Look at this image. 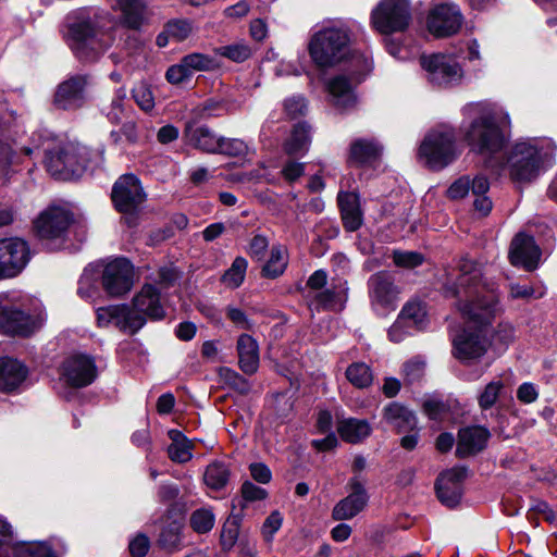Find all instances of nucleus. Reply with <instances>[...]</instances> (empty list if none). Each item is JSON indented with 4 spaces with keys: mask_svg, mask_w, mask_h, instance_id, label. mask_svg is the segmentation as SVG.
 I'll list each match as a JSON object with an SVG mask.
<instances>
[{
    "mask_svg": "<svg viewBox=\"0 0 557 557\" xmlns=\"http://www.w3.org/2000/svg\"><path fill=\"white\" fill-rule=\"evenodd\" d=\"M412 21L409 0H381L371 11L370 23L381 35L406 32Z\"/></svg>",
    "mask_w": 557,
    "mask_h": 557,
    "instance_id": "nucleus-9",
    "label": "nucleus"
},
{
    "mask_svg": "<svg viewBox=\"0 0 557 557\" xmlns=\"http://www.w3.org/2000/svg\"><path fill=\"white\" fill-rule=\"evenodd\" d=\"M89 75L74 74L58 84L52 99L57 110L77 111L84 108L89 99Z\"/></svg>",
    "mask_w": 557,
    "mask_h": 557,
    "instance_id": "nucleus-13",
    "label": "nucleus"
},
{
    "mask_svg": "<svg viewBox=\"0 0 557 557\" xmlns=\"http://www.w3.org/2000/svg\"><path fill=\"white\" fill-rule=\"evenodd\" d=\"M312 127L307 121H298L290 131L289 138L284 143V151L288 156L304 154L311 144Z\"/></svg>",
    "mask_w": 557,
    "mask_h": 557,
    "instance_id": "nucleus-34",
    "label": "nucleus"
},
{
    "mask_svg": "<svg viewBox=\"0 0 557 557\" xmlns=\"http://www.w3.org/2000/svg\"><path fill=\"white\" fill-rule=\"evenodd\" d=\"M131 309L146 321H162L166 313L161 305V290L153 284L145 283L132 299Z\"/></svg>",
    "mask_w": 557,
    "mask_h": 557,
    "instance_id": "nucleus-24",
    "label": "nucleus"
},
{
    "mask_svg": "<svg viewBox=\"0 0 557 557\" xmlns=\"http://www.w3.org/2000/svg\"><path fill=\"white\" fill-rule=\"evenodd\" d=\"M283 515L280 510H273L270 515L264 519L261 525V536L265 543H272L274 540V535L278 532V530L283 525Z\"/></svg>",
    "mask_w": 557,
    "mask_h": 557,
    "instance_id": "nucleus-51",
    "label": "nucleus"
},
{
    "mask_svg": "<svg viewBox=\"0 0 557 557\" xmlns=\"http://www.w3.org/2000/svg\"><path fill=\"white\" fill-rule=\"evenodd\" d=\"M337 206L344 230L348 233L358 231L363 223L359 194L355 191H339L337 195Z\"/></svg>",
    "mask_w": 557,
    "mask_h": 557,
    "instance_id": "nucleus-28",
    "label": "nucleus"
},
{
    "mask_svg": "<svg viewBox=\"0 0 557 557\" xmlns=\"http://www.w3.org/2000/svg\"><path fill=\"white\" fill-rule=\"evenodd\" d=\"M97 375L96 361L90 355L77 352L62 362V376L70 387H86L95 382Z\"/></svg>",
    "mask_w": 557,
    "mask_h": 557,
    "instance_id": "nucleus-18",
    "label": "nucleus"
},
{
    "mask_svg": "<svg viewBox=\"0 0 557 557\" xmlns=\"http://www.w3.org/2000/svg\"><path fill=\"white\" fill-rule=\"evenodd\" d=\"M463 22L459 8L449 3H437L428 13L426 29L435 38L456 35Z\"/></svg>",
    "mask_w": 557,
    "mask_h": 557,
    "instance_id": "nucleus-17",
    "label": "nucleus"
},
{
    "mask_svg": "<svg viewBox=\"0 0 557 557\" xmlns=\"http://www.w3.org/2000/svg\"><path fill=\"white\" fill-rule=\"evenodd\" d=\"M164 26L166 27V33L176 42L186 40L193 33V23L187 18H172Z\"/></svg>",
    "mask_w": 557,
    "mask_h": 557,
    "instance_id": "nucleus-48",
    "label": "nucleus"
},
{
    "mask_svg": "<svg viewBox=\"0 0 557 557\" xmlns=\"http://www.w3.org/2000/svg\"><path fill=\"white\" fill-rule=\"evenodd\" d=\"M417 156L432 172L446 169L460 156L455 131H430L420 143Z\"/></svg>",
    "mask_w": 557,
    "mask_h": 557,
    "instance_id": "nucleus-5",
    "label": "nucleus"
},
{
    "mask_svg": "<svg viewBox=\"0 0 557 557\" xmlns=\"http://www.w3.org/2000/svg\"><path fill=\"white\" fill-rule=\"evenodd\" d=\"M168 436L172 443L168 446V456L173 462L184 463L193 458L191 441L180 430L171 429Z\"/></svg>",
    "mask_w": 557,
    "mask_h": 557,
    "instance_id": "nucleus-35",
    "label": "nucleus"
},
{
    "mask_svg": "<svg viewBox=\"0 0 557 557\" xmlns=\"http://www.w3.org/2000/svg\"><path fill=\"white\" fill-rule=\"evenodd\" d=\"M150 549V540L146 533H137L128 543L131 557H146Z\"/></svg>",
    "mask_w": 557,
    "mask_h": 557,
    "instance_id": "nucleus-62",
    "label": "nucleus"
},
{
    "mask_svg": "<svg viewBox=\"0 0 557 557\" xmlns=\"http://www.w3.org/2000/svg\"><path fill=\"white\" fill-rule=\"evenodd\" d=\"M15 154V150L0 139V177L4 182H9L14 173L12 162Z\"/></svg>",
    "mask_w": 557,
    "mask_h": 557,
    "instance_id": "nucleus-54",
    "label": "nucleus"
},
{
    "mask_svg": "<svg viewBox=\"0 0 557 557\" xmlns=\"http://www.w3.org/2000/svg\"><path fill=\"white\" fill-rule=\"evenodd\" d=\"M469 467L462 463H457L451 468L443 470L436 479L450 484L463 486V482L469 478Z\"/></svg>",
    "mask_w": 557,
    "mask_h": 557,
    "instance_id": "nucleus-55",
    "label": "nucleus"
},
{
    "mask_svg": "<svg viewBox=\"0 0 557 557\" xmlns=\"http://www.w3.org/2000/svg\"><path fill=\"white\" fill-rule=\"evenodd\" d=\"M345 376L354 387L359 389L370 387L374 379L371 367L362 361L350 363L345 371Z\"/></svg>",
    "mask_w": 557,
    "mask_h": 557,
    "instance_id": "nucleus-39",
    "label": "nucleus"
},
{
    "mask_svg": "<svg viewBox=\"0 0 557 557\" xmlns=\"http://www.w3.org/2000/svg\"><path fill=\"white\" fill-rule=\"evenodd\" d=\"M506 125L509 115L499 117L493 110H480L468 124L462 123L463 140L470 151L483 157H493L503 151L509 143Z\"/></svg>",
    "mask_w": 557,
    "mask_h": 557,
    "instance_id": "nucleus-2",
    "label": "nucleus"
},
{
    "mask_svg": "<svg viewBox=\"0 0 557 557\" xmlns=\"http://www.w3.org/2000/svg\"><path fill=\"white\" fill-rule=\"evenodd\" d=\"M185 65L189 70V73L193 74V71L206 72L212 71L216 67V60L208 54L200 52H193L186 54L182 58Z\"/></svg>",
    "mask_w": 557,
    "mask_h": 557,
    "instance_id": "nucleus-46",
    "label": "nucleus"
},
{
    "mask_svg": "<svg viewBox=\"0 0 557 557\" xmlns=\"http://www.w3.org/2000/svg\"><path fill=\"white\" fill-rule=\"evenodd\" d=\"M420 64L428 72L429 81L438 86L447 85L461 76L459 64L442 53L421 55Z\"/></svg>",
    "mask_w": 557,
    "mask_h": 557,
    "instance_id": "nucleus-23",
    "label": "nucleus"
},
{
    "mask_svg": "<svg viewBox=\"0 0 557 557\" xmlns=\"http://www.w3.org/2000/svg\"><path fill=\"white\" fill-rule=\"evenodd\" d=\"M238 364L240 370L252 375L259 367V346L257 341L249 334H242L237 339Z\"/></svg>",
    "mask_w": 557,
    "mask_h": 557,
    "instance_id": "nucleus-31",
    "label": "nucleus"
},
{
    "mask_svg": "<svg viewBox=\"0 0 557 557\" xmlns=\"http://www.w3.org/2000/svg\"><path fill=\"white\" fill-rule=\"evenodd\" d=\"M247 267L248 262L244 257H236L230 269L222 276V280L228 282L235 288L239 287L245 280Z\"/></svg>",
    "mask_w": 557,
    "mask_h": 557,
    "instance_id": "nucleus-49",
    "label": "nucleus"
},
{
    "mask_svg": "<svg viewBox=\"0 0 557 557\" xmlns=\"http://www.w3.org/2000/svg\"><path fill=\"white\" fill-rule=\"evenodd\" d=\"M337 433L348 444H359L372 434L367 419L346 418L337 423Z\"/></svg>",
    "mask_w": 557,
    "mask_h": 557,
    "instance_id": "nucleus-32",
    "label": "nucleus"
},
{
    "mask_svg": "<svg viewBox=\"0 0 557 557\" xmlns=\"http://www.w3.org/2000/svg\"><path fill=\"white\" fill-rule=\"evenodd\" d=\"M28 375V368L18 359L0 357V392L12 393L16 391Z\"/></svg>",
    "mask_w": 557,
    "mask_h": 557,
    "instance_id": "nucleus-29",
    "label": "nucleus"
},
{
    "mask_svg": "<svg viewBox=\"0 0 557 557\" xmlns=\"http://www.w3.org/2000/svg\"><path fill=\"white\" fill-rule=\"evenodd\" d=\"M382 419L396 434L418 430V418L414 411L398 401H391L383 408Z\"/></svg>",
    "mask_w": 557,
    "mask_h": 557,
    "instance_id": "nucleus-27",
    "label": "nucleus"
},
{
    "mask_svg": "<svg viewBox=\"0 0 557 557\" xmlns=\"http://www.w3.org/2000/svg\"><path fill=\"white\" fill-rule=\"evenodd\" d=\"M88 164L84 148L71 141L60 143L45 150V165L51 176L59 181L82 177Z\"/></svg>",
    "mask_w": 557,
    "mask_h": 557,
    "instance_id": "nucleus-7",
    "label": "nucleus"
},
{
    "mask_svg": "<svg viewBox=\"0 0 557 557\" xmlns=\"http://www.w3.org/2000/svg\"><path fill=\"white\" fill-rule=\"evenodd\" d=\"M434 488L441 504L450 509L459 506L465 494L463 486L450 484L440 479L435 480Z\"/></svg>",
    "mask_w": 557,
    "mask_h": 557,
    "instance_id": "nucleus-38",
    "label": "nucleus"
},
{
    "mask_svg": "<svg viewBox=\"0 0 557 557\" xmlns=\"http://www.w3.org/2000/svg\"><path fill=\"white\" fill-rule=\"evenodd\" d=\"M283 249L281 245L272 246L269 260L261 269V276L263 278L275 280L280 277L287 268V262H282Z\"/></svg>",
    "mask_w": 557,
    "mask_h": 557,
    "instance_id": "nucleus-42",
    "label": "nucleus"
},
{
    "mask_svg": "<svg viewBox=\"0 0 557 557\" xmlns=\"http://www.w3.org/2000/svg\"><path fill=\"white\" fill-rule=\"evenodd\" d=\"M283 112L287 120H297L308 112V100L304 95H292L283 101Z\"/></svg>",
    "mask_w": 557,
    "mask_h": 557,
    "instance_id": "nucleus-45",
    "label": "nucleus"
},
{
    "mask_svg": "<svg viewBox=\"0 0 557 557\" xmlns=\"http://www.w3.org/2000/svg\"><path fill=\"white\" fill-rule=\"evenodd\" d=\"M392 260L397 268L413 270L424 263L425 256L420 251L394 249Z\"/></svg>",
    "mask_w": 557,
    "mask_h": 557,
    "instance_id": "nucleus-44",
    "label": "nucleus"
},
{
    "mask_svg": "<svg viewBox=\"0 0 557 557\" xmlns=\"http://www.w3.org/2000/svg\"><path fill=\"white\" fill-rule=\"evenodd\" d=\"M248 470L252 480L259 484H269L272 481V471L264 462H251Z\"/></svg>",
    "mask_w": 557,
    "mask_h": 557,
    "instance_id": "nucleus-64",
    "label": "nucleus"
},
{
    "mask_svg": "<svg viewBox=\"0 0 557 557\" xmlns=\"http://www.w3.org/2000/svg\"><path fill=\"white\" fill-rule=\"evenodd\" d=\"M36 318L21 304L0 296V334L13 338H29L38 330Z\"/></svg>",
    "mask_w": 557,
    "mask_h": 557,
    "instance_id": "nucleus-10",
    "label": "nucleus"
},
{
    "mask_svg": "<svg viewBox=\"0 0 557 557\" xmlns=\"http://www.w3.org/2000/svg\"><path fill=\"white\" fill-rule=\"evenodd\" d=\"M121 12L120 24L129 30H140L147 17L146 0H115Z\"/></svg>",
    "mask_w": 557,
    "mask_h": 557,
    "instance_id": "nucleus-30",
    "label": "nucleus"
},
{
    "mask_svg": "<svg viewBox=\"0 0 557 557\" xmlns=\"http://www.w3.org/2000/svg\"><path fill=\"white\" fill-rule=\"evenodd\" d=\"M215 522V516L209 508H198L191 512L189 518V525L194 532L198 534L209 533Z\"/></svg>",
    "mask_w": 557,
    "mask_h": 557,
    "instance_id": "nucleus-43",
    "label": "nucleus"
},
{
    "mask_svg": "<svg viewBox=\"0 0 557 557\" xmlns=\"http://www.w3.org/2000/svg\"><path fill=\"white\" fill-rule=\"evenodd\" d=\"M383 146L374 138H356L349 144L346 165L349 169H369L380 162Z\"/></svg>",
    "mask_w": 557,
    "mask_h": 557,
    "instance_id": "nucleus-22",
    "label": "nucleus"
},
{
    "mask_svg": "<svg viewBox=\"0 0 557 557\" xmlns=\"http://www.w3.org/2000/svg\"><path fill=\"white\" fill-rule=\"evenodd\" d=\"M231 478L230 467L221 460H214L209 463L203 474L206 485L212 491L223 490Z\"/></svg>",
    "mask_w": 557,
    "mask_h": 557,
    "instance_id": "nucleus-37",
    "label": "nucleus"
},
{
    "mask_svg": "<svg viewBox=\"0 0 557 557\" xmlns=\"http://www.w3.org/2000/svg\"><path fill=\"white\" fill-rule=\"evenodd\" d=\"M32 252L27 240L21 237L0 239V280L20 275L30 261Z\"/></svg>",
    "mask_w": 557,
    "mask_h": 557,
    "instance_id": "nucleus-14",
    "label": "nucleus"
},
{
    "mask_svg": "<svg viewBox=\"0 0 557 557\" xmlns=\"http://www.w3.org/2000/svg\"><path fill=\"white\" fill-rule=\"evenodd\" d=\"M147 197L140 178L134 173L119 176L110 194L112 207L121 214V223L127 228L139 226L143 205L147 201Z\"/></svg>",
    "mask_w": 557,
    "mask_h": 557,
    "instance_id": "nucleus-4",
    "label": "nucleus"
},
{
    "mask_svg": "<svg viewBox=\"0 0 557 557\" xmlns=\"http://www.w3.org/2000/svg\"><path fill=\"white\" fill-rule=\"evenodd\" d=\"M541 256L542 250L533 235L519 232L511 239L508 251V259L511 265L532 272L537 269Z\"/></svg>",
    "mask_w": 557,
    "mask_h": 557,
    "instance_id": "nucleus-21",
    "label": "nucleus"
},
{
    "mask_svg": "<svg viewBox=\"0 0 557 557\" xmlns=\"http://www.w3.org/2000/svg\"><path fill=\"white\" fill-rule=\"evenodd\" d=\"M346 487L349 494L342 498L332 510V518L336 521L355 518L366 509L370 499L364 481L359 475L351 476Z\"/></svg>",
    "mask_w": 557,
    "mask_h": 557,
    "instance_id": "nucleus-19",
    "label": "nucleus"
},
{
    "mask_svg": "<svg viewBox=\"0 0 557 557\" xmlns=\"http://www.w3.org/2000/svg\"><path fill=\"white\" fill-rule=\"evenodd\" d=\"M100 282L109 297L124 296L134 285V264L126 257H116L103 267Z\"/></svg>",
    "mask_w": 557,
    "mask_h": 557,
    "instance_id": "nucleus-15",
    "label": "nucleus"
},
{
    "mask_svg": "<svg viewBox=\"0 0 557 557\" xmlns=\"http://www.w3.org/2000/svg\"><path fill=\"white\" fill-rule=\"evenodd\" d=\"M367 286L372 307L388 312L396 310L400 300L401 287L397 285L393 272L381 270L371 274Z\"/></svg>",
    "mask_w": 557,
    "mask_h": 557,
    "instance_id": "nucleus-12",
    "label": "nucleus"
},
{
    "mask_svg": "<svg viewBox=\"0 0 557 557\" xmlns=\"http://www.w3.org/2000/svg\"><path fill=\"white\" fill-rule=\"evenodd\" d=\"M66 28V42L74 57L83 64L97 62L101 57L97 22L79 14L67 23Z\"/></svg>",
    "mask_w": 557,
    "mask_h": 557,
    "instance_id": "nucleus-8",
    "label": "nucleus"
},
{
    "mask_svg": "<svg viewBox=\"0 0 557 557\" xmlns=\"http://www.w3.org/2000/svg\"><path fill=\"white\" fill-rule=\"evenodd\" d=\"M351 36L349 27L326 26L315 32L309 40L308 53L320 71L333 69L351 57Z\"/></svg>",
    "mask_w": 557,
    "mask_h": 557,
    "instance_id": "nucleus-3",
    "label": "nucleus"
},
{
    "mask_svg": "<svg viewBox=\"0 0 557 557\" xmlns=\"http://www.w3.org/2000/svg\"><path fill=\"white\" fill-rule=\"evenodd\" d=\"M422 411L430 420L441 421L450 411V407L442 399L429 398L422 403Z\"/></svg>",
    "mask_w": 557,
    "mask_h": 557,
    "instance_id": "nucleus-56",
    "label": "nucleus"
},
{
    "mask_svg": "<svg viewBox=\"0 0 557 557\" xmlns=\"http://www.w3.org/2000/svg\"><path fill=\"white\" fill-rule=\"evenodd\" d=\"M76 221L72 210L50 206L34 221L37 238L48 251L63 249L69 240V228Z\"/></svg>",
    "mask_w": 557,
    "mask_h": 557,
    "instance_id": "nucleus-6",
    "label": "nucleus"
},
{
    "mask_svg": "<svg viewBox=\"0 0 557 557\" xmlns=\"http://www.w3.org/2000/svg\"><path fill=\"white\" fill-rule=\"evenodd\" d=\"M16 543L13 542L11 523L4 518H0V557L15 556L14 548Z\"/></svg>",
    "mask_w": 557,
    "mask_h": 557,
    "instance_id": "nucleus-52",
    "label": "nucleus"
},
{
    "mask_svg": "<svg viewBox=\"0 0 557 557\" xmlns=\"http://www.w3.org/2000/svg\"><path fill=\"white\" fill-rule=\"evenodd\" d=\"M175 231L172 224H165L159 228L152 230L148 234L147 246L157 247L161 243L174 237Z\"/></svg>",
    "mask_w": 557,
    "mask_h": 557,
    "instance_id": "nucleus-63",
    "label": "nucleus"
},
{
    "mask_svg": "<svg viewBox=\"0 0 557 557\" xmlns=\"http://www.w3.org/2000/svg\"><path fill=\"white\" fill-rule=\"evenodd\" d=\"M248 146L239 138L219 137L216 154H224L231 158L244 157L247 154Z\"/></svg>",
    "mask_w": 557,
    "mask_h": 557,
    "instance_id": "nucleus-47",
    "label": "nucleus"
},
{
    "mask_svg": "<svg viewBox=\"0 0 557 557\" xmlns=\"http://www.w3.org/2000/svg\"><path fill=\"white\" fill-rule=\"evenodd\" d=\"M240 496L246 502H261L265 500L269 497V493L265 488L256 485L250 480H245L239 488Z\"/></svg>",
    "mask_w": 557,
    "mask_h": 557,
    "instance_id": "nucleus-59",
    "label": "nucleus"
},
{
    "mask_svg": "<svg viewBox=\"0 0 557 557\" xmlns=\"http://www.w3.org/2000/svg\"><path fill=\"white\" fill-rule=\"evenodd\" d=\"M224 381L234 391L240 395H247L250 391L249 381L233 369L224 368Z\"/></svg>",
    "mask_w": 557,
    "mask_h": 557,
    "instance_id": "nucleus-58",
    "label": "nucleus"
},
{
    "mask_svg": "<svg viewBox=\"0 0 557 557\" xmlns=\"http://www.w3.org/2000/svg\"><path fill=\"white\" fill-rule=\"evenodd\" d=\"M482 273L478 263L461 258L458 268L446 272L442 295L457 300L465 326L453 339V355L463 364H471L487 351L486 334L498 306L494 294L480 292Z\"/></svg>",
    "mask_w": 557,
    "mask_h": 557,
    "instance_id": "nucleus-1",
    "label": "nucleus"
},
{
    "mask_svg": "<svg viewBox=\"0 0 557 557\" xmlns=\"http://www.w3.org/2000/svg\"><path fill=\"white\" fill-rule=\"evenodd\" d=\"M132 97L136 104L145 112H149L154 107L152 90L146 83H138L132 89Z\"/></svg>",
    "mask_w": 557,
    "mask_h": 557,
    "instance_id": "nucleus-53",
    "label": "nucleus"
},
{
    "mask_svg": "<svg viewBox=\"0 0 557 557\" xmlns=\"http://www.w3.org/2000/svg\"><path fill=\"white\" fill-rule=\"evenodd\" d=\"M218 53L233 62L242 63L250 58L251 50L246 45L234 44L220 47Z\"/></svg>",
    "mask_w": 557,
    "mask_h": 557,
    "instance_id": "nucleus-57",
    "label": "nucleus"
},
{
    "mask_svg": "<svg viewBox=\"0 0 557 557\" xmlns=\"http://www.w3.org/2000/svg\"><path fill=\"white\" fill-rule=\"evenodd\" d=\"M470 176L462 175L454 181L446 191V196L450 200L463 199L470 191Z\"/></svg>",
    "mask_w": 557,
    "mask_h": 557,
    "instance_id": "nucleus-60",
    "label": "nucleus"
},
{
    "mask_svg": "<svg viewBox=\"0 0 557 557\" xmlns=\"http://www.w3.org/2000/svg\"><path fill=\"white\" fill-rule=\"evenodd\" d=\"M191 78V73L181 59L180 63L171 65L165 72V79L172 85H180Z\"/></svg>",
    "mask_w": 557,
    "mask_h": 557,
    "instance_id": "nucleus-61",
    "label": "nucleus"
},
{
    "mask_svg": "<svg viewBox=\"0 0 557 557\" xmlns=\"http://www.w3.org/2000/svg\"><path fill=\"white\" fill-rule=\"evenodd\" d=\"M504 388L503 381H492L485 385L484 389L478 396V404L482 410L491 409L497 401L502 389Z\"/></svg>",
    "mask_w": 557,
    "mask_h": 557,
    "instance_id": "nucleus-50",
    "label": "nucleus"
},
{
    "mask_svg": "<svg viewBox=\"0 0 557 557\" xmlns=\"http://www.w3.org/2000/svg\"><path fill=\"white\" fill-rule=\"evenodd\" d=\"M111 323L120 332L133 336L146 325V319L135 313L127 304L110 305L99 308L97 310L98 326L108 327Z\"/></svg>",
    "mask_w": 557,
    "mask_h": 557,
    "instance_id": "nucleus-16",
    "label": "nucleus"
},
{
    "mask_svg": "<svg viewBox=\"0 0 557 557\" xmlns=\"http://www.w3.org/2000/svg\"><path fill=\"white\" fill-rule=\"evenodd\" d=\"M410 330L421 332L428 327L426 304L422 300H408L401 308L397 317Z\"/></svg>",
    "mask_w": 557,
    "mask_h": 557,
    "instance_id": "nucleus-33",
    "label": "nucleus"
},
{
    "mask_svg": "<svg viewBox=\"0 0 557 557\" xmlns=\"http://www.w3.org/2000/svg\"><path fill=\"white\" fill-rule=\"evenodd\" d=\"M326 91L330 102L339 112L351 110L357 106L358 98L355 87L350 78L344 74L330 78L326 83Z\"/></svg>",
    "mask_w": 557,
    "mask_h": 557,
    "instance_id": "nucleus-25",
    "label": "nucleus"
},
{
    "mask_svg": "<svg viewBox=\"0 0 557 557\" xmlns=\"http://www.w3.org/2000/svg\"><path fill=\"white\" fill-rule=\"evenodd\" d=\"M491 437V431L485 425L469 424L460 426L457 431L455 457L463 460L479 456L488 447Z\"/></svg>",
    "mask_w": 557,
    "mask_h": 557,
    "instance_id": "nucleus-20",
    "label": "nucleus"
},
{
    "mask_svg": "<svg viewBox=\"0 0 557 557\" xmlns=\"http://www.w3.org/2000/svg\"><path fill=\"white\" fill-rule=\"evenodd\" d=\"M14 552V557H59L47 541L17 542Z\"/></svg>",
    "mask_w": 557,
    "mask_h": 557,
    "instance_id": "nucleus-41",
    "label": "nucleus"
},
{
    "mask_svg": "<svg viewBox=\"0 0 557 557\" xmlns=\"http://www.w3.org/2000/svg\"><path fill=\"white\" fill-rule=\"evenodd\" d=\"M183 137L186 144L205 153L216 154L219 137L208 125H197L194 120L184 125Z\"/></svg>",
    "mask_w": 557,
    "mask_h": 557,
    "instance_id": "nucleus-26",
    "label": "nucleus"
},
{
    "mask_svg": "<svg viewBox=\"0 0 557 557\" xmlns=\"http://www.w3.org/2000/svg\"><path fill=\"white\" fill-rule=\"evenodd\" d=\"M543 162L542 148L530 143H517L508 157L509 176L512 182H531L540 175Z\"/></svg>",
    "mask_w": 557,
    "mask_h": 557,
    "instance_id": "nucleus-11",
    "label": "nucleus"
},
{
    "mask_svg": "<svg viewBox=\"0 0 557 557\" xmlns=\"http://www.w3.org/2000/svg\"><path fill=\"white\" fill-rule=\"evenodd\" d=\"M244 516L245 513L242 512H232L223 523L220 534V545L222 550L230 552L235 546Z\"/></svg>",
    "mask_w": 557,
    "mask_h": 557,
    "instance_id": "nucleus-40",
    "label": "nucleus"
},
{
    "mask_svg": "<svg viewBox=\"0 0 557 557\" xmlns=\"http://www.w3.org/2000/svg\"><path fill=\"white\" fill-rule=\"evenodd\" d=\"M184 523L182 519H173L165 523L159 533L157 544L159 548L164 549L169 553L180 550L183 546L182 530Z\"/></svg>",
    "mask_w": 557,
    "mask_h": 557,
    "instance_id": "nucleus-36",
    "label": "nucleus"
}]
</instances>
